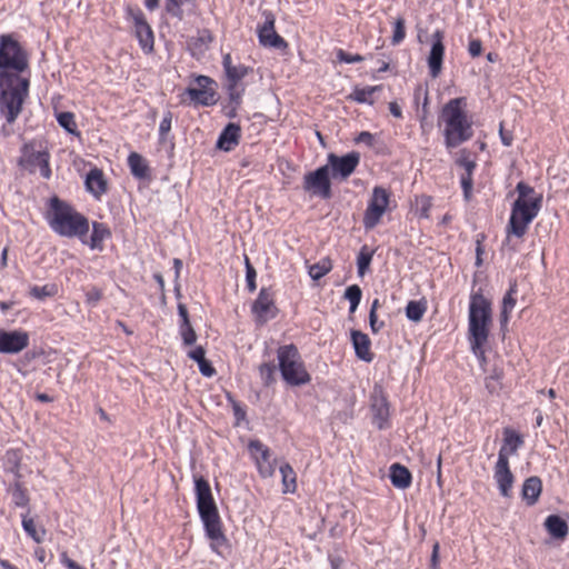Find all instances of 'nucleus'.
I'll return each mask as SVG.
<instances>
[{
  "instance_id": "f257e3e1",
  "label": "nucleus",
  "mask_w": 569,
  "mask_h": 569,
  "mask_svg": "<svg viewBox=\"0 0 569 569\" xmlns=\"http://www.w3.org/2000/svg\"><path fill=\"white\" fill-rule=\"evenodd\" d=\"M28 68V56L10 34L0 37V112L16 121L29 91V79L19 73Z\"/></svg>"
},
{
  "instance_id": "f03ea898",
  "label": "nucleus",
  "mask_w": 569,
  "mask_h": 569,
  "mask_svg": "<svg viewBox=\"0 0 569 569\" xmlns=\"http://www.w3.org/2000/svg\"><path fill=\"white\" fill-rule=\"evenodd\" d=\"M439 126H443L445 144L455 149L473 136L472 120L468 116L465 97L450 99L443 104L438 117Z\"/></svg>"
},
{
  "instance_id": "7ed1b4c3",
  "label": "nucleus",
  "mask_w": 569,
  "mask_h": 569,
  "mask_svg": "<svg viewBox=\"0 0 569 569\" xmlns=\"http://www.w3.org/2000/svg\"><path fill=\"white\" fill-rule=\"evenodd\" d=\"M46 220L53 232L66 238H78L86 243L90 224L86 216L58 197L50 199Z\"/></svg>"
},
{
  "instance_id": "20e7f679",
  "label": "nucleus",
  "mask_w": 569,
  "mask_h": 569,
  "mask_svg": "<svg viewBox=\"0 0 569 569\" xmlns=\"http://www.w3.org/2000/svg\"><path fill=\"white\" fill-rule=\"evenodd\" d=\"M468 318V339L471 350L485 361V346L488 342L492 322V308L490 300L480 290L470 296Z\"/></svg>"
},
{
  "instance_id": "39448f33",
  "label": "nucleus",
  "mask_w": 569,
  "mask_h": 569,
  "mask_svg": "<svg viewBox=\"0 0 569 569\" xmlns=\"http://www.w3.org/2000/svg\"><path fill=\"white\" fill-rule=\"evenodd\" d=\"M222 66L226 77L224 87L228 91V102L222 104L221 113L229 119H233L238 114V109L242 103V96L246 91L243 79L252 72V69L241 63L233 64L229 53L223 56Z\"/></svg>"
},
{
  "instance_id": "423d86ee",
  "label": "nucleus",
  "mask_w": 569,
  "mask_h": 569,
  "mask_svg": "<svg viewBox=\"0 0 569 569\" xmlns=\"http://www.w3.org/2000/svg\"><path fill=\"white\" fill-rule=\"evenodd\" d=\"M541 207V198L537 197L531 200L516 199L512 204L509 223L507 226V237L503 247H508L511 251H516V246L511 244V237L522 238L527 232L528 226L538 214Z\"/></svg>"
},
{
  "instance_id": "0eeeda50",
  "label": "nucleus",
  "mask_w": 569,
  "mask_h": 569,
  "mask_svg": "<svg viewBox=\"0 0 569 569\" xmlns=\"http://www.w3.org/2000/svg\"><path fill=\"white\" fill-rule=\"evenodd\" d=\"M279 369L283 380L290 386H302L310 382L311 377L295 345L282 346L278 349Z\"/></svg>"
},
{
  "instance_id": "6e6552de",
  "label": "nucleus",
  "mask_w": 569,
  "mask_h": 569,
  "mask_svg": "<svg viewBox=\"0 0 569 569\" xmlns=\"http://www.w3.org/2000/svg\"><path fill=\"white\" fill-rule=\"evenodd\" d=\"M194 489L197 496V508L203 522L206 533L210 539V547L213 548V498L211 488L202 477L196 478Z\"/></svg>"
},
{
  "instance_id": "1a4fd4ad",
  "label": "nucleus",
  "mask_w": 569,
  "mask_h": 569,
  "mask_svg": "<svg viewBox=\"0 0 569 569\" xmlns=\"http://www.w3.org/2000/svg\"><path fill=\"white\" fill-rule=\"evenodd\" d=\"M127 18L132 21L134 34L140 48L144 53H151L154 47V34L151 26L148 23L144 13L140 8L128 7L126 9Z\"/></svg>"
},
{
  "instance_id": "9d476101",
  "label": "nucleus",
  "mask_w": 569,
  "mask_h": 569,
  "mask_svg": "<svg viewBox=\"0 0 569 569\" xmlns=\"http://www.w3.org/2000/svg\"><path fill=\"white\" fill-rule=\"evenodd\" d=\"M389 204V193L382 187H375L368 207L363 214V227L373 229L381 220Z\"/></svg>"
},
{
  "instance_id": "9b49d317",
  "label": "nucleus",
  "mask_w": 569,
  "mask_h": 569,
  "mask_svg": "<svg viewBox=\"0 0 569 569\" xmlns=\"http://www.w3.org/2000/svg\"><path fill=\"white\" fill-rule=\"evenodd\" d=\"M49 161L50 154L48 151H37L30 144H24L22 156L19 159V166L30 173L39 170L42 178L49 179L51 177Z\"/></svg>"
},
{
  "instance_id": "f8f14e48",
  "label": "nucleus",
  "mask_w": 569,
  "mask_h": 569,
  "mask_svg": "<svg viewBox=\"0 0 569 569\" xmlns=\"http://www.w3.org/2000/svg\"><path fill=\"white\" fill-rule=\"evenodd\" d=\"M360 162L359 152L351 151L345 156H337L336 153L328 154L329 172L335 180L348 179Z\"/></svg>"
},
{
  "instance_id": "ddd939ff",
  "label": "nucleus",
  "mask_w": 569,
  "mask_h": 569,
  "mask_svg": "<svg viewBox=\"0 0 569 569\" xmlns=\"http://www.w3.org/2000/svg\"><path fill=\"white\" fill-rule=\"evenodd\" d=\"M264 22L258 26L257 32L259 42L263 47L284 50L288 47L287 41L276 32L274 22L276 18L271 11L264 10L262 12Z\"/></svg>"
},
{
  "instance_id": "4468645a",
  "label": "nucleus",
  "mask_w": 569,
  "mask_h": 569,
  "mask_svg": "<svg viewBox=\"0 0 569 569\" xmlns=\"http://www.w3.org/2000/svg\"><path fill=\"white\" fill-rule=\"evenodd\" d=\"M493 478L502 497H510L515 477L509 467L507 448L502 446L498 452Z\"/></svg>"
},
{
  "instance_id": "2eb2a0df",
  "label": "nucleus",
  "mask_w": 569,
  "mask_h": 569,
  "mask_svg": "<svg viewBox=\"0 0 569 569\" xmlns=\"http://www.w3.org/2000/svg\"><path fill=\"white\" fill-rule=\"evenodd\" d=\"M212 79L206 76H198L190 82L183 94H187L190 103L194 106H210L213 92L210 90Z\"/></svg>"
},
{
  "instance_id": "dca6fc26",
  "label": "nucleus",
  "mask_w": 569,
  "mask_h": 569,
  "mask_svg": "<svg viewBox=\"0 0 569 569\" xmlns=\"http://www.w3.org/2000/svg\"><path fill=\"white\" fill-rule=\"evenodd\" d=\"M305 189L321 196L323 199L331 197V182L329 166H322L305 176Z\"/></svg>"
},
{
  "instance_id": "f3484780",
  "label": "nucleus",
  "mask_w": 569,
  "mask_h": 569,
  "mask_svg": "<svg viewBox=\"0 0 569 569\" xmlns=\"http://www.w3.org/2000/svg\"><path fill=\"white\" fill-rule=\"evenodd\" d=\"M30 337L27 331L0 330V353H19L29 346Z\"/></svg>"
},
{
  "instance_id": "a211bd4d",
  "label": "nucleus",
  "mask_w": 569,
  "mask_h": 569,
  "mask_svg": "<svg viewBox=\"0 0 569 569\" xmlns=\"http://www.w3.org/2000/svg\"><path fill=\"white\" fill-rule=\"evenodd\" d=\"M443 38L445 33L441 30H436L432 34V44L427 62L429 67V73L433 79L438 78L442 70L445 56Z\"/></svg>"
},
{
  "instance_id": "6ab92c4d",
  "label": "nucleus",
  "mask_w": 569,
  "mask_h": 569,
  "mask_svg": "<svg viewBox=\"0 0 569 569\" xmlns=\"http://www.w3.org/2000/svg\"><path fill=\"white\" fill-rule=\"evenodd\" d=\"M249 451L257 462L260 475L262 477H271L274 472V465L268 447L259 440H252L249 443Z\"/></svg>"
},
{
  "instance_id": "aec40b11",
  "label": "nucleus",
  "mask_w": 569,
  "mask_h": 569,
  "mask_svg": "<svg viewBox=\"0 0 569 569\" xmlns=\"http://www.w3.org/2000/svg\"><path fill=\"white\" fill-rule=\"evenodd\" d=\"M274 310L276 307L273 305L271 293L266 288H262L258 295V298L252 305V312L254 313L257 321L264 323L268 320L274 318Z\"/></svg>"
},
{
  "instance_id": "412c9836",
  "label": "nucleus",
  "mask_w": 569,
  "mask_h": 569,
  "mask_svg": "<svg viewBox=\"0 0 569 569\" xmlns=\"http://www.w3.org/2000/svg\"><path fill=\"white\" fill-rule=\"evenodd\" d=\"M241 139V127L238 123L229 122L216 141V149L229 152L236 149Z\"/></svg>"
},
{
  "instance_id": "4be33fe9",
  "label": "nucleus",
  "mask_w": 569,
  "mask_h": 569,
  "mask_svg": "<svg viewBox=\"0 0 569 569\" xmlns=\"http://www.w3.org/2000/svg\"><path fill=\"white\" fill-rule=\"evenodd\" d=\"M84 184L87 191L90 192L98 200L108 190V183L104 178V174L102 170L98 168H93L87 173Z\"/></svg>"
},
{
  "instance_id": "5701e85b",
  "label": "nucleus",
  "mask_w": 569,
  "mask_h": 569,
  "mask_svg": "<svg viewBox=\"0 0 569 569\" xmlns=\"http://www.w3.org/2000/svg\"><path fill=\"white\" fill-rule=\"evenodd\" d=\"M351 341L355 348L356 356L366 361L371 362L373 360V353L370 350L371 341L368 337V335L359 331V330H352L351 331Z\"/></svg>"
},
{
  "instance_id": "b1692460",
  "label": "nucleus",
  "mask_w": 569,
  "mask_h": 569,
  "mask_svg": "<svg viewBox=\"0 0 569 569\" xmlns=\"http://www.w3.org/2000/svg\"><path fill=\"white\" fill-rule=\"evenodd\" d=\"M111 238L110 228L102 222L94 221L92 223V233L90 238L86 236V243L91 250L102 251L104 246L103 242Z\"/></svg>"
},
{
  "instance_id": "393cba45",
  "label": "nucleus",
  "mask_w": 569,
  "mask_h": 569,
  "mask_svg": "<svg viewBox=\"0 0 569 569\" xmlns=\"http://www.w3.org/2000/svg\"><path fill=\"white\" fill-rule=\"evenodd\" d=\"M542 490V483L539 477L532 476L525 480L522 485V498L528 506H532L538 501Z\"/></svg>"
},
{
  "instance_id": "a878e982",
  "label": "nucleus",
  "mask_w": 569,
  "mask_h": 569,
  "mask_svg": "<svg viewBox=\"0 0 569 569\" xmlns=\"http://www.w3.org/2000/svg\"><path fill=\"white\" fill-rule=\"evenodd\" d=\"M390 480L391 483L399 489H406L410 487L412 477L408 468L400 463H393L390 467Z\"/></svg>"
},
{
  "instance_id": "bb28decb",
  "label": "nucleus",
  "mask_w": 569,
  "mask_h": 569,
  "mask_svg": "<svg viewBox=\"0 0 569 569\" xmlns=\"http://www.w3.org/2000/svg\"><path fill=\"white\" fill-rule=\"evenodd\" d=\"M549 535L556 539H563L568 535L567 522L558 515H550L545 520Z\"/></svg>"
},
{
  "instance_id": "cd10ccee",
  "label": "nucleus",
  "mask_w": 569,
  "mask_h": 569,
  "mask_svg": "<svg viewBox=\"0 0 569 569\" xmlns=\"http://www.w3.org/2000/svg\"><path fill=\"white\" fill-rule=\"evenodd\" d=\"M128 166L131 174L138 179H143L148 176V164L142 156L137 152H131L128 157Z\"/></svg>"
},
{
  "instance_id": "c85d7f7f",
  "label": "nucleus",
  "mask_w": 569,
  "mask_h": 569,
  "mask_svg": "<svg viewBox=\"0 0 569 569\" xmlns=\"http://www.w3.org/2000/svg\"><path fill=\"white\" fill-rule=\"evenodd\" d=\"M380 86L366 87V88H355V90L349 94V99L353 100L358 103H369L372 104L373 100L371 99L372 94L380 90Z\"/></svg>"
},
{
  "instance_id": "c756f323",
  "label": "nucleus",
  "mask_w": 569,
  "mask_h": 569,
  "mask_svg": "<svg viewBox=\"0 0 569 569\" xmlns=\"http://www.w3.org/2000/svg\"><path fill=\"white\" fill-rule=\"evenodd\" d=\"M427 310V303L425 300H411L406 307V316L409 320L419 322Z\"/></svg>"
},
{
  "instance_id": "7c9ffc66",
  "label": "nucleus",
  "mask_w": 569,
  "mask_h": 569,
  "mask_svg": "<svg viewBox=\"0 0 569 569\" xmlns=\"http://www.w3.org/2000/svg\"><path fill=\"white\" fill-rule=\"evenodd\" d=\"M282 477L283 492H295L297 488L296 472L289 463H283L280 467Z\"/></svg>"
},
{
  "instance_id": "2f4dec72",
  "label": "nucleus",
  "mask_w": 569,
  "mask_h": 569,
  "mask_svg": "<svg viewBox=\"0 0 569 569\" xmlns=\"http://www.w3.org/2000/svg\"><path fill=\"white\" fill-rule=\"evenodd\" d=\"M503 435V446L507 448L508 456L516 453L523 443L522 437L510 429H505Z\"/></svg>"
},
{
  "instance_id": "473e14b6",
  "label": "nucleus",
  "mask_w": 569,
  "mask_h": 569,
  "mask_svg": "<svg viewBox=\"0 0 569 569\" xmlns=\"http://www.w3.org/2000/svg\"><path fill=\"white\" fill-rule=\"evenodd\" d=\"M332 269V262L329 258H323L309 267V276L313 280H319Z\"/></svg>"
},
{
  "instance_id": "72a5a7b5",
  "label": "nucleus",
  "mask_w": 569,
  "mask_h": 569,
  "mask_svg": "<svg viewBox=\"0 0 569 569\" xmlns=\"http://www.w3.org/2000/svg\"><path fill=\"white\" fill-rule=\"evenodd\" d=\"M57 121L67 132L79 136L78 127L74 120V114L69 111L59 112L57 114Z\"/></svg>"
},
{
  "instance_id": "f704fd0d",
  "label": "nucleus",
  "mask_w": 569,
  "mask_h": 569,
  "mask_svg": "<svg viewBox=\"0 0 569 569\" xmlns=\"http://www.w3.org/2000/svg\"><path fill=\"white\" fill-rule=\"evenodd\" d=\"M21 463V452L16 449H10L6 452L4 467L6 470L18 476Z\"/></svg>"
},
{
  "instance_id": "c9c22d12",
  "label": "nucleus",
  "mask_w": 569,
  "mask_h": 569,
  "mask_svg": "<svg viewBox=\"0 0 569 569\" xmlns=\"http://www.w3.org/2000/svg\"><path fill=\"white\" fill-rule=\"evenodd\" d=\"M22 527L27 535L31 537L37 543H40L43 540L46 530L43 528L38 529L32 518L23 517Z\"/></svg>"
},
{
  "instance_id": "e433bc0d",
  "label": "nucleus",
  "mask_w": 569,
  "mask_h": 569,
  "mask_svg": "<svg viewBox=\"0 0 569 569\" xmlns=\"http://www.w3.org/2000/svg\"><path fill=\"white\" fill-rule=\"evenodd\" d=\"M373 251H371L368 246H363L359 254L357 257V267H358V274L360 277L365 276L367 270L369 269V266L372 261Z\"/></svg>"
},
{
  "instance_id": "4c0bfd02",
  "label": "nucleus",
  "mask_w": 569,
  "mask_h": 569,
  "mask_svg": "<svg viewBox=\"0 0 569 569\" xmlns=\"http://www.w3.org/2000/svg\"><path fill=\"white\" fill-rule=\"evenodd\" d=\"M416 213L419 218H429V211L432 207V198L427 194L417 196L415 199Z\"/></svg>"
},
{
  "instance_id": "58836bf2",
  "label": "nucleus",
  "mask_w": 569,
  "mask_h": 569,
  "mask_svg": "<svg viewBox=\"0 0 569 569\" xmlns=\"http://www.w3.org/2000/svg\"><path fill=\"white\" fill-rule=\"evenodd\" d=\"M361 297H362V291L358 284L349 286L346 289L345 298L347 300H349V302H350V308H349L350 313H353L357 310V308L361 301Z\"/></svg>"
},
{
  "instance_id": "ea45409f",
  "label": "nucleus",
  "mask_w": 569,
  "mask_h": 569,
  "mask_svg": "<svg viewBox=\"0 0 569 569\" xmlns=\"http://www.w3.org/2000/svg\"><path fill=\"white\" fill-rule=\"evenodd\" d=\"M179 332H180V336L182 337V340H183L184 345L191 346V345H193L196 342L197 335H196L193 328L191 327L190 322H188V323H180L179 325Z\"/></svg>"
},
{
  "instance_id": "a19ab883",
  "label": "nucleus",
  "mask_w": 569,
  "mask_h": 569,
  "mask_svg": "<svg viewBox=\"0 0 569 569\" xmlns=\"http://www.w3.org/2000/svg\"><path fill=\"white\" fill-rule=\"evenodd\" d=\"M406 37V21L403 18H398L395 21L392 44H399Z\"/></svg>"
},
{
  "instance_id": "79ce46f5",
  "label": "nucleus",
  "mask_w": 569,
  "mask_h": 569,
  "mask_svg": "<svg viewBox=\"0 0 569 569\" xmlns=\"http://www.w3.org/2000/svg\"><path fill=\"white\" fill-rule=\"evenodd\" d=\"M186 0H166V12L172 17L182 18V4Z\"/></svg>"
},
{
  "instance_id": "37998d69",
  "label": "nucleus",
  "mask_w": 569,
  "mask_h": 569,
  "mask_svg": "<svg viewBox=\"0 0 569 569\" xmlns=\"http://www.w3.org/2000/svg\"><path fill=\"white\" fill-rule=\"evenodd\" d=\"M256 277H257L256 269L249 262V259L246 258V281H247V288L250 292H253L257 289Z\"/></svg>"
},
{
  "instance_id": "c03bdc74",
  "label": "nucleus",
  "mask_w": 569,
  "mask_h": 569,
  "mask_svg": "<svg viewBox=\"0 0 569 569\" xmlns=\"http://www.w3.org/2000/svg\"><path fill=\"white\" fill-rule=\"evenodd\" d=\"M276 367L272 363H262L259 367L260 376L264 382V385H270L273 381V373H274Z\"/></svg>"
},
{
  "instance_id": "a18cd8bd",
  "label": "nucleus",
  "mask_w": 569,
  "mask_h": 569,
  "mask_svg": "<svg viewBox=\"0 0 569 569\" xmlns=\"http://www.w3.org/2000/svg\"><path fill=\"white\" fill-rule=\"evenodd\" d=\"M228 398L232 405V411L236 420L234 425L240 426V423L246 420V410L239 402L234 401L230 396H228Z\"/></svg>"
},
{
  "instance_id": "49530a36",
  "label": "nucleus",
  "mask_w": 569,
  "mask_h": 569,
  "mask_svg": "<svg viewBox=\"0 0 569 569\" xmlns=\"http://www.w3.org/2000/svg\"><path fill=\"white\" fill-rule=\"evenodd\" d=\"M516 292H517L516 284H512L502 299V310H507L510 312L512 311V309L516 305V299L513 298V295Z\"/></svg>"
},
{
  "instance_id": "de8ad7c7",
  "label": "nucleus",
  "mask_w": 569,
  "mask_h": 569,
  "mask_svg": "<svg viewBox=\"0 0 569 569\" xmlns=\"http://www.w3.org/2000/svg\"><path fill=\"white\" fill-rule=\"evenodd\" d=\"M171 122H172V113L170 111H168L163 114V118L159 124V134H160L161 139H164L166 136L171 130Z\"/></svg>"
},
{
  "instance_id": "09e8293b",
  "label": "nucleus",
  "mask_w": 569,
  "mask_h": 569,
  "mask_svg": "<svg viewBox=\"0 0 569 569\" xmlns=\"http://www.w3.org/2000/svg\"><path fill=\"white\" fill-rule=\"evenodd\" d=\"M376 415H375V422L377 423L379 429H383L387 418H388V408L386 405H381L380 407L376 408Z\"/></svg>"
},
{
  "instance_id": "8fccbe9b",
  "label": "nucleus",
  "mask_w": 569,
  "mask_h": 569,
  "mask_svg": "<svg viewBox=\"0 0 569 569\" xmlns=\"http://www.w3.org/2000/svg\"><path fill=\"white\" fill-rule=\"evenodd\" d=\"M337 58L340 62H345V63H356V62H361L365 60V58L362 56L351 54V53L343 51L342 49L338 50Z\"/></svg>"
},
{
  "instance_id": "3c124183",
  "label": "nucleus",
  "mask_w": 569,
  "mask_h": 569,
  "mask_svg": "<svg viewBox=\"0 0 569 569\" xmlns=\"http://www.w3.org/2000/svg\"><path fill=\"white\" fill-rule=\"evenodd\" d=\"M12 496H13V499H14V502L17 506L23 507L27 505L28 498H27L24 491L22 490L20 483L14 485Z\"/></svg>"
},
{
  "instance_id": "603ef678",
  "label": "nucleus",
  "mask_w": 569,
  "mask_h": 569,
  "mask_svg": "<svg viewBox=\"0 0 569 569\" xmlns=\"http://www.w3.org/2000/svg\"><path fill=\"white\" fill-rule=\"evenodd\" d=\"M457 163L466 170V174H472V171L476 167V163L468 158L465 151H462L461 157L457 160Z\"/></svg>"
},
{
  "instance_id": "864d4df0",
  "label": "nucleus",
  "mask_w": 569,
  "mask_h": 569,
  "mask_svg": "<svg viewBox=\"0 0 569 569\" xmlns=\"http://www.w3.org/2000/svg\"><path fill=\"white\" fill-rule=\"evenodd\" d=\"M516 190L518 192L517 199H522V200H531L532 199V198H528V196L533 193V188L526 184L525 182H519L516 187Z\"/></svg>"
},
{
  "instance_id": "5fc2aeb1",
  "label": "nucleus",
  "mask_w": 569,
  "mask_h": 569,
  "mask_svg": "<svg viewBox=\"0 0 569 569\" xmlns=\"http://www.w3.org/2000/svg\"><path fill=\"white\" fill-rule=\"evenodd\" d=\"M468 51L471 57H479L482 52V43L479 39H472L469 42Z\"/></svg>"
},
{
  "instance_id": "6e6d98bb",
  "label": "nucleus",
  "mask_w": 569,
  "mask_h": 569,
  "mask_svg": "<svg viewBox=\"0 0 569 569\" xmlns=\"http://www.w3.org/2000/svg\"><path fill=\"white\" fill-rule=\"evenodd\" d=\"M369 325L373 333H378L383 327V321H378L377 313L369 312Z\"/></svg>"
},
{
  "instance_id": "4d7b16f0",
  "label": "nucleus",
  "mask_w": 569,
  "mask_h": 569,
  "mask_svg": "<svg viewBox=\"0 0 569 569\" xmlns=\"http://www.w3.org/2000/svg\"><path fill=\"white\" fill-rule=\"evenodd\" d=\"M499 134L503 146L509 147L512 144L513 136L510 131L503 128V123H500Z\"/></svg>"
},
{
  "instance_id": "13d9d810",
  "label": "nucleus",
  "mask_w": 569,
  "mask_h": 569,
  "mask_svg": "<svg viewBox=\"0 0 569 569\" xmlns=\"http://www.w3.org/2000/svg\"><path fill=\"white\" fill-rule=\"evenodd\" d=\"M500 382H499V376L492 375L486 378V388L489 390V392H495L499 389Z\"/></svg>"
},
{
  "instance_id": "bf43d9fd",
  "label": "nucleus",
  "mask_w": 569,
  "mask_h": 569,
  "mask_svg": "<svg viewBox=\"0 0 569 569\" xmlns=\"http://www.w3.org/2000/svg\"><path fill=\"white\" fill-rule=\"evenodd\" d=\"M30 293L32 297H34L37 299H42L44 297L50 296V291L48 290L47 286H43V287L34 286L31 288Z\"/></svg>"
},
{
  "instance_id": "052dcab7",
  "label": "nucleus",
  "mask_w": 569,
  "mask_h": 569,
  "mask_svg": "<svg viewBox=\"0 0 569 569\" xmlns=\"http://www.w3.org/2000/svg\"><path fill=\"white\" fill-rule=\"evenodd\" d=\"M461 187L463 189L466 198H468L469 192L471 191L472 188V174H463L461 177Z\"/></svg>"
},
{
  "instance_id": "680f3d73",
  "label": "nucleus",
  "mask_w": 569,
  "mask_h": 569,
  "mask_svg": "<svg viewBox=\"0 0 569 569\" xmlns=\"http://www.w3.org/2000/svg\"><path fill=\"white\" fill-rule=\"evenodd\" d=\"M206 351L202 347H197L188 352V356L197 362L204 360Z\"/></svg>"
},
{
  "instance_id": "e2e57ef3",
  "label": "nucleus",
  "mask_w": 569,
  "mask_h": 569,
  "mask_svg": "<svg viewBox=\"0 0 569 569\" xmlns=\"http://www.w3.org/2000/svg\"><path fill=\"white\" fill-rule=\"evenodd\" d=\"M200 372L206 377H211L213 375V367L210 361L207 359L198 362Z\"/></svg>"
},
{
  "instance_id": "0e129e2a",
  "label": "nucleus",
  "mask_w": 569,
  "mask_h": 569,
  "mask_svg": "<svg viewBox=\"0 0 569 569\" xmlns=\"http://www.w3.org/2000/svg\"><path fill=\"white\" fill-rule=\"evenodd\" d=\"M356 141L357 142H363L367 146H372L373 141H375V137H373V134H371L368 131H362V132L359 133V136L357 137Z\"/></svg>"
},
{
  "instance_id": "69168bd1",
  "label": "nucleus",
  "mask_w": 569,
  "mask_h": 569,
  "mask_svg": "<svg viewBox=\"0 0 569 569\" xmlns=\"http://www.w3.org/2000/svg\"><path fill=\"white\" fill-rule=\"evenodd\" d=\"M226 541V537L223 536V533L221 532L220 528H219V518H218V515L216 513V549L221 546L222 543H224Z\"/></svg>"
},
{
  "instance_id": "338daca9",
  "label": "nucleus",
  "mask_w": 569,
  "mask_h": 569,
  "mask_svg": "<svg viewBox=\"0 0 569 569\" xmlns=\"http://www.w3.org/2000/svg\"><path fill=\"white\" fill-rule=\"evenodd\" d=\"M178 313H179V317H180V323H188V322H190L189 315H188V309H187V307L183 303H179L178 305Z\"/></svg>"
},
{
  "instance_id": "774afa93",
  "label": "nucleus",
  "mask_w": 569,
  "mask_h": 569,
  "mask_svg": "<svg viewBox=\"0 0 569 569\" xmlns=\"http://www.w3.org/2000/svg\"><path fill=\"white\" fill-rule=\"evenodd\" d=\"M61 562L68 568V569H80L81 566L77 563L74 560L70 559L66 553L61 556Z\"/></svg>"
}]
</instances>
